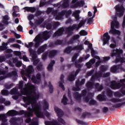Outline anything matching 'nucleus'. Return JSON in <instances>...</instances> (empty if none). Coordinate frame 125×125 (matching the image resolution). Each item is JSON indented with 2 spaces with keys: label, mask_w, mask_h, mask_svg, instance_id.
<instances>
[{
  "label": "nucleus",
  "mask_w": 125,
  "mask_h": 125,
  "mask_svg": "<svg viewBox=\"0 0 125 125\" xmlns=\"http://www.w3.org/2000/svg\"><path fill=\"white\" fill-rule=\"evenodd\" d=\"M19 88L21 89V93L23 95H26L27 97H23V100L27 105H32L33 110L39 108V105H34L36 103V100L40 97V93H36L35 89V86L30 83H27L25 84L24 88H23V81H20L19 84Z\"/></svg>",
  "instance_id": "nucleus-1"
},
{
  "label": "nucleus",
  "mask_w": 125,
  "mask_h": 125,
  "mask_svg": "<svg viewBox=\"0 0 125 125\" xmlns=\"http://www.w3.org/2000/svg\"><path fill=\"white\" fill-rule=\"evenodd\" d=\"M34 106H36V105H37L39 106L38 108H36L35 110L33 108V106L31 104L32 108L29 107L27 108L28 111H24V110H22L21 111V115H25L26 117H28L27 118L26 120V123H30L31 122V118L30 117L31 116H33V113H35V115H36L37 117L38 118H44V115H43V114L41 112V105L39 104H37V100H36V102L33 104Z\"/></svg>",
  "instance_id": "nucleus-2"
},
{
  "label": "nucleus",
  "mask_w": 125,
  "mask_h": 125,
  "mask_svg": "<svg viewBox=\"0 0 125 125\" xmlns=\"http://www.w3.org/2000/svg\"><path fill=\"white\" fill-rule=\"evenodd\" d=\"M50 36H51L50 32L47 31H44L42 34H38L33 40V42H35L34 44L35 48H38L40 46V44L43 42V40L44 41L48 40L50 38Z\"/></svg>",
  "instance_id": "nucleus-3"
},
{
  "label": "nucleus",
  "mask_w": 125,
  "mask_h": 125,
  "mask_svg": "<svg viewBox=\"0 0 125 125\" xmlns=\"http://www.w3.org/2000/svg\"><path fill=\"white\" fill-rule=\"evenodd\" d=\"M94 94L89 93L87 96H86V90H84L82 91V95H79V93L76 92L74 94V98L76 100L79 101L81 100L82 96L83 97V100L85 102H88L89 99H91V98L93 97Z\"/></svg>",
  "instance_id": "nucleus-4"
},
{
  "label": "nucleus",
  "mask_w": 125,
  "mask_h": 125,
  "mask_svg": "<svg viewBox=\"0 0 125 125\" xmlns=\"http://www.w3.org/2000/svg\"><path fill=\"white\" fill-rule=\"evenodd\" d=\"M120 83H116L115 81L111 82L110 83V87L113 89H119V88L121 89V92L123 94L125 95V90H124L125 88V79H121L120 81Z\"/></svg>",
  "instance_id": "nucleus-5"
},
{
  "label": "nucleus",
  "mask_w": 125,
  "mask_h": 125,
  "mask_svg": "<svg viewBox=\"0 0 125 125\" xmlns=\"http://www.w3.org/2000/svg\"><path fill=\"white\" fill-rule=\"evenodd\" d=\"M33 45H34V43H33V42H30L28 43V44H25V46H26V47H27V48H29V51L30 52V55L32 57L33 64L36 65L39 63V62H40V60L37 58V55H36L35 51L33 50L32 48H31L33 47Z\"/></svg>",
  "instance_id": "nucleus-6"
},
{
  "label": "nucleus",
  "mask_w": 125,
  "mask_h": 125,
  "mask_svg": "<svg viewBox=\"0 0 125 125\" xmlns=\"http://www.w3.org/2000/svg\"><path fill=\"white\" fill-rule=\"evenodd\" d=\"M107 70V67L102 65L100 67V71L98 73H96L95 76H93L91 77V82H94L95 81V79H98V78H100L101 77H104V78H107V77H109L110 76V72H107L102 75V73L103 72H105Z\"/></svg>",
  "instance_id": "nucleus-7"
},
{
  "label": "nucleus",
  "mask_w": 125,
  "mask_h": 125,
  "mask_svg": "<svg viewBox=\"0 0 125 125\" xmlns=\"http://www.w3.org/2000/svg\"><path fill=\"white\" fill-rule=\"evenodd\" d=\"M18 114V112L17 111L14 110H12L9 111L6 114H0V121H1L2 124L1 125H7V119H6V116H16Z\"/></svg>",
  "instance_id": "nucleus-8"
},
{
  "label": "nucleus",
  "mask_w": 125,
  "mask_h": 125,
  "mask_svg": "<svg viewBox=\"0 0 125 125\" xmlns=\"http://www.w3.org/2000/svg\"><path fill=\"white\" fill-rule=\"evenodd\" d=\"M117 17L114 18V21H112L111 23V29L110 30V33L111 34H113V35H118L120 36L121 35V31L120 30H117L114 28V27L118 29L119 28V26L120 25V23H119L118 21H117Z\"/></svg>",
  "instance_id": "nucleus-9"
},
{
  "label": "nucleus",
  "mask_w": 125,
  "mask_h": 125,
  "mask_svg": "<svg viewBox=\"0 0 125 125\" xmlns=\"http://www.w3.org/2000/svg\"><path fill=\"white\" fill-rule=\"evenodd\" d=\"M84 24V21H81L80 22L78 26H77L76 24H74L71 26H69L66 28V32L69 36H71V35H73V31L75 30V29H77V30H79L80 28H81Z\"/></svg>",
  "instance_id": "nucleus-10"
},
{
  "label": "nucleus",
  "mask_w": 125,
  "mask_h": 125,
  "mask_svg": "<svg viewBox=\"0 0 125 125\" xmlns=\"http://www.w3.org/2000/svg\"><path fill=\"white\" fill-rule=\"evenodd\" d=\"M26 73H24V71L22 70L21 71V74L22 75V78L24 81L27 82V78L24 76V75H26L27 78H31V74L32 72H34V68H33V65H29L27 69L26 70Z\"/></svg>",
  "instance_id": "nucleus-11"
},
{
  "label": "nucleus",
  "mask_w": 125,
  "mask_h": 125,
  "mask_svg": "<svg viewBox=\"0 0 125 125\" xmlns=\"http://www.w3.org/2000/svg\"><path fill=\"white\" fill-rule=\"evenodd\" d=\"M86 86L89 90L93 88V86H95V88H96V89H97L98 91H101V90H102V89H103V86H102V85H99V83H97L94 85L93 84V83L90 82H88L86 83Z\"/></svg>",
  "instance_id": "nucleus-12"
},
{
  "label": "nucleus",
  "mask_w": 125,
  "mask_h": 125,
  "mask_svg": "<svg viewBox=\"0 0 125 125\" xmlns=\"http://www.w3.org/2000/svg\"><path fill=\"white\" fill-rule=\"evenodd\" d=\"M54 109L58 116V121L59 123H61L62 125H65L66 123H65L64 120L61 118V117H62L63 115V111H62L61 109H59L58 107L56 106L54 107Z\"/></svg>",
  "instance_id": "nucleus-13"
},
{
  "label": "nucleus",
  "mask_w": 125,
  "mask_h": 125,
  "mask_svg": "<svg viewBox=\"0 0 125 125\" xmlns=\"http://www.w3.org/2000/svg\"><path fill=\"white\" fill-rule=\"evenodd\" d=\"M71 13H72V10H71L68 11H62L56 16V19L57 20H62L64 15H65L66 17H68V16H69Z\"/></svg>",
  "instance_id": "nucleus-14"
},
{
  "label": "nucleus",
  "mask_w": 125,
  "mask_h": 125,
  "mask_svg": "<svg viewBox=\"0 0 125 125\" xmlns=\"http://www.w3.org/2000/svg\"><path fill=\"white\" fill-rule=\"evenodd\" d=\"M83 49V45H80L78 46H75L73 47H68L64 50V53H67V54L70 53L72 51V50H82Z\"/></svg>",
  "instance_id": "nucleus-15"
},
{
  "label": "nucleus",
  "mask_w": 125,
  "mask_h": 125,
  "mask_svg": "<svg viewBox=\"0 0 125 125\" xmlns=\"http://www.w3.org/2000/svg\"><path fill=\"white\" fill-rule=\"evenodd\" d=\"M115 9L117 12L116 14L119 15V17H121L124 15V12H125V8H124V6H123V5H120L119 4L116 6Z\"/></svg>",
  "instance_id": "nucleus-16"
},
{
  "label": "nucleus",
  "mask_w": 125,
  "mask_h": 125,
  "mask_svg": "<svg viewBox=\"0 0 125 125\" xmlns=\"http://www.w3.org/2000/svg\"><path fill=\"white\" fill-rule=\"evenodd\" d=\"M57 54V51L55 50H52L48 51V53H45L44 54H43L42 56V59L43 60H45L46 59V56L48 55L49 57L52 58L54 57V56H55Z\"/></svg>",
  "instance_id": "nucleus-17"
},
{
  "label": "nucleus",
  "mask_w": 125,
  "mask_h": 125,
  "mask_svg": "<svg viewBox=\"0 0 125 125\" xmlns=\"http://www.w3.org/2000/svg\"><path fill=\"white\" fill-rule=\"evenodd\" d=\"M1 71H3V74H0V75H3V76L0 77V81H2V80H4L5 78H9V77H11L12 75H14V76H17V72L16 71H13L12 73H8L5 72L3 70L0 69Z\"/></svg>",
  "instance_id": "nucleus-18"
},
{
  "label": "nucleus",
  "mask_w": 125,
  "mask_h": 125,
  "mask_svg": "<svg viewBox=\"0 0 125 125\" xmlns=\"http://www.w3.org/2000/svg\"><path fill=\"white\" fill-rule=\"evenodd\" d=\"M10 93L11 95H13V94L16 95L12 97L15 100H17V99H18V96H21V94L18 92V90L16 88H13L10 91Z\"/></svg>",
  "instance_id": "nucleus-19"
},
{
  "label": "nucleus",
  "mask_w": 125,
  "mask_h": 125,
  "mask_svg": "<svg viewBox=\"0 0 125 125\" xmlns=\"http://www.w3.org/2000/svg\"><path fill=\"white\" fill-rule=\"evenodd\" d=\"M85 82V79H82L81 82H80V80H77L76 82V87H74L73 88V90H74V91H79L81 90L79 86L80 85H83V84Z\"/></svg>",
  "instance_id": "nucleus-20"
},
{
  "label": "nucleus",
  "mask_w": 125,
  "mask_h": 125,
  "mask_svg": "<svg viewBox=\"0 0 125 125\" xmlns=\"http://www.w3.org/2000/svg\"><path fill=\"white\" fill-rule=\"evenodd\" d=\"M31 80L34 83H39L41 82V74H37L36 77L33 76Z\"/></svg>",
  "instance_id": "nucleus-21"
},
{
  "label": "nucleus",
  "mask_w": 125,
  "mask_h": 125,
  "mask_svg": "<svg viewBox=\"0 0 125 125\" xmlns=\"http://www.w3.org/2000/svg\"><path fill=\"white\" fill-rule=\"evenodd\" d=\"M80 71H81V69H78L76 72L75 73V72H72L71 74L69 76V78H68V80L70 81V82H72L73 81H75V77L77 76V75H78L80 72Z\"/></svg>",
  "instance_id": "nucleus-22"
},
{
  "label": "nucleus",
  "mask_w": 125,
  "mask_h": 125,
  "mask_svg": "<svg viewBox=\"0 0 125 125\" xmlns=\"http://www.w3.org/2000/svg\"><path fill=\"white\" fill-rule=\"evenodd\" d=\"M109 40H110V36L108 32H106L104 34V39H103V45H105L106 43L109 42Z\"/></svg>",
  "instance_id": "nucleus-23"
},
{
  "label": "nucleus",
  "mask_w": 125,
  "mask_h": 125,
  "mask_svg": "<svg viewBox=\"0 0 125 125\" xmlns=\"http://www.w3.org/2000/svg\"><path fill=\"white\" fill-rule=\"evenodd\" d=\"M64 32V28H60L57 31H56L53 35V38H57V37H60L63 34Z\"/></svg>",
  "instance_id": "nucleus-24"
},
{
  "label": "nucleus",
  "mask_w": 125,
  "mask_h": 125,
  "mask_svg": "<svg viewBox=\"0 0 125 125\" xmlns=\"http://www.w3.org/2000/svg\"><path fill=\"white\" fill-rule=\"evenodd\" d=\"M123 53V50L122 49H116L115 51V50H113L111 52V57H113V56H115L117 54L118 55H120V54H122Z\"/></svg>",
  "instance_id": "nucleus-25"
},
{
  "label": "nucleus",
  "mask_w": 125,
  "mask_h": 125,
  "mask_svg": "<svg viewBox=\"0 0 125 125\" xmlns=\"http://www.w3.org/2000/svg\"><path fill=\"white\" fill-rule=\"evenodd\" d=\"M24 10V12L27 11L28 12H35L36 11V8L30 7H25L23 8Z\"/></svg>",
  "instance_id": "nucleus-26"
},
{
  "label": "nucleus",
  "mask_w": 125,
  "mask_h": 125,
  "mask_svg": "<svg viewBox=\"0 0 125 125\" xmlns=\"http://www.w3.org/2000/svg\"><path fill=\"white\" fill-rule=\"evenodd\" d=\"M70 0H64L61 2V5L63 8H66L69 6V2Z\"/></svg>",
  "instance_id": "nucleus-27"
},
{
  "label": "nucleus",
  "mask_w": 125,
  "mask_h": 125,
  "mask_svg": "<svg viewBox=\"0 0 125 125\" xmlns=\"http://www.w3.org/2000/svg\"><path fill=\"white\" fill-rule=\"evenodd\" d=\"M63 79H64V75H62L60 78L61 81L59 83V85L62 90H65V87H64V85H63V83H64Z\"/></svg>",
  "instance_id": "nucleus-28"
},
{
  "label": "nucleus",
  "mask_w": 125,
  "mask_h": 125,
  "mask_svg": "<svg viewBox=\"0 0 125 125\" xmlns=\"http://www.w3.org/2000/svg\"><path fill=\"white\" fill-rule=\"evenodd\" d=\"M13 62L16 64L17 67H21L22 65V62L18 61V59L17 58L13 59Z\"/></svg>",
  "instance_id": "nucleus-29"
},
{
  "label": "nucleus",
  "mask_w": 125,
  "mask_h": 125,
  "mask_svg": "<svg viewBox=\"0 0 125 125\" xmlns=\"http://www.w3.org/2000/svg\"><path fill=\"white\" fill-rule=\"evenodd\" d=\"M46 48V45H43V46H41L37 51L38 54H41L42 53Z\"/></svg>",
  "instance_id": "nucleus-30"
},
{
  "label": "nucleus",
  "mask_w": 125,
  "mask_h": 125,
  "mask_svg": "<svg viewBox=\"0 0 125 125\" xmlns=\"http://www.w3.org/2000/svg\"><path fill=\"white\" fill-rule=\"evenodd\" d=\"M46 48V45H43V46H41L37 51L38 54H41L42 53Z\"/></svg>",
  "instance_id": "nucleus-31"
},
{
  "label": "nucleus",
  "mask_w": 125,
  "mask_h": 125,
  "mask_svg": "<svg viewBox=\"0 0 125 125\" xmlns=\"http://www.w3.org/2000/svg\"><path fill=\"white\" fill-rule=\"evenodd\" d=\"M94 63H95V59H93L90 60L89 62H87L86 63V65L87 66V68L90 69V68H91V66H92V64H94Z\"/></svg>",
  "instance_id": "nucleus-32"
},
{
  "label": "nucleus",
  "mask_w": 125,
  "mask_h": 125,
  "mask_svg": "<svg viewBox=\"0 0 125 125\" xmlns=\"http://www.w3.org/2000/svg\"><path fill=\"white\" fill-rule=\"evenodd\" d=\"M84 5V1L81 0L77 2L74 6H72V7H77V6H83Z\"/></svg>",
  "instance_id": "nucleus-33"
},
{
  "label": "nucleus",
  "mask_w": 125,
  "mask_h": 125,
  "mask_svg": "<svg viewBox=\"0 0 125 125\" xmlns=\"http://www.w3.org/2000/svg\"><path fill=\"white\" fill-rule=\"evenodd\" d=\"M80 13H81V11L80 10H76L73 13V15L77 21L80 19V17H79V14H80Z\"/></svg>",
  "instance_id": "nucleus-34"
},
{
  "label": "nucleus",
  "mask_w": 125,
  "mask_h": 125,
  "mask_svg": "<svg viewBox=\"0 0 125 125\" xmlns=\"http://www.w3.org/2000/svg\"><path fill=\"white\" fill-rule=\"evenodd\" d=\"M83 58H80L78 62L76 61L75 62V66L77 67V68H80V67H82V65H81L79 62H83Z\"/></svg>",
  "instance_id": "nucleus-35"
},
{
  "label": "nucleus",
  "mask_w": 125,
  "mask_h": 125,
  "mask_svg": "<svg viewBox=\"0 0 125 125\" xmlns=\"http://www.w3.org/2000/svg\"><path fill=\"white\" fill-rule=\"evenodd\" d=\"M54 64H55V61H51L47 67L48 71H52V67H53V65H54Z\"/></svg>",
  "instance_id": "nucleus-36"
},
{
  "label": "nucleus",
  "mask_w": 125,
  "mask_h": 125,
  "mask_svg": "<svg viewBox=\"0 0 125 125\" xmlns=\"http://www.w3.org/2000/svg\"><path fill=\"white\" fill-rule=\"evenodd\" d=\"M8 20H9V17H8V16L5 15L3 17V23L5 24V25H7V24H8V21H7Z\"/></svg>",
  "instance_id": "nucleus-37"
},
{
  "label": "nucleus",
  "mask_w": 125,
  "mask_h": 125,
  "mask_svg": "<svg viewBox=\"0 0 125 125\" xmlns=\"http://www.w3.org/2000/svg\"><path fill=\"white\" fill-rule=\"evenodd\" d=\"M43 18H41L38 20H36L35 21V23L36 25H41V24H42V22H43Z\"/></svg>",
  "instance_id": "nucleus-38"
},
{
  "label": "nucleus",
  "mask_w": 125,
  "mask_h": 125,
  "mask_svg": "<svg viewBox=\"0 0 125 125\" xmlns=\"http://www.w3.org/2000/svg\"><path fill=\"white\" fill-rule=\"evenodd\" d=\"M79 38L80 35H79L74 36L72 38L71 40L70 41V42H69V43H73L74 41H77V40H79Z\"/></svg>",
  "instance_id": "nucleus-39"
},
{
  "label": "nucleus",
  "mask_w": 125,
  "mask_h": 125,
  "mask_svg": "<svg viewBox=\"0 0 125 125\" xmlns=\"http://www.w3.org/2000/svg\"><path fill=\"white\" fill-rule=\"evenodd\" d=\"M8 44V43H3L2 44V46H0V50H6V49H7L6 46H7Z\"/></svg>",
  "instance_id": "nucleus-40"
},
{
  "label": "nucleus",
  "mask_w": 125,
  "mask_h": 125,
  "mask_svg": "<svg viewBox=\"0 0 125 125\" xmlns=\"http://www.w3.org/2000/svg\"><path fill=\"white\" fill-rule=\"evenodd\" d=\"M10 123L11 124V125H17V119L16 118H12L10 120Z\"/></svg>",
  "instance_id": "nucleus-41"
},
{
  "label": "nucleus",
  "mask_w": 125,
  "mask_h": 125,
  "mask_svg": "<svg viewBox=\"0 0 125 125\" xmlns=\"http://www.w3.org/2000/svg\"><path fill=\"white\" fill-rule=\"evenodd\" d=\"M68 101V99L66 97V96L64 95L63 96V98L62 100V103H63L64 105H67L68 103H67V102Z\"/></svg>",
  "instance_id": "nucleus-42"
},
{
  "label": "nucleus",
  "mask_w": 125,
  "mask_h": 125,
  "mask_svg": "<svg viewBox=\"0 0 125 125\" xmlns=\"http://www.w3.org/2000/svg\"><path fill=\"white\" fill-rule=\"evenodd\" d=\"M117 70H118V66L116 65H114L111 68V71L112 73H116L117 72Z\"/></svg>",
  "instance_id": "nucleus-43"
},
{
  "label": "nucleus",
  "mask_w": 125,
  "mask_h": 125,
  "mask_svg": "<svg viewBox=\"0 0 125 125\" xmlns=\"http://www.w3.org/2000/svg\"><path fill=\"white\" fill-rule=\"evenodd\" d=\"M13 12H19V7L18 6H14L13 7Z\"/></svg>",
  "instance_id": "nucleus-44"
},
{
  "label": "nucleus",
  "mask_w": 125,
  "mask_h": 125,
  "mask_svg": "<svg viewBox=\"0 0 125 125\" xmlns=\"http://www.w3.org/2000/svg\"><path fill=\"white\" fill-rule=\"evenodd\" d=\"M1 93L2 95L6 96V95H8V94H9V92L7 90H2L1 91Z\"/></svg>",
  "instance_id": "nucleus-45"
},
{
  "label": "nucleus",
  "mask_w": 125,
  "mask_h": 125,
  "mask_svg": "<svg viewBox=\"0 0 125 125\" xmlns=\"http://www.w3.org/2000/svg\"><path fill=\"white\" fill-rule=\"evenodd\" d=\"M80 35L81 36H86V35H87V32L85 30H81L80 32Z\"/></svg>",
  "instance_id": "nucleus-46"
},
{
  "label": "nucleus",
  "mask_w": 125,
  "mask_h": 125,
  "mask_svg": "<svg viewBox=\"0 0 125 125\" xmlns=\"http://www.w3.org/2000/svg\"><path fill=\"white\" fill-rule=\"evenodd\" d=\"M13 85H14V83H11L9 85H8V84L6 83L5 84V88H7L8 89L9 88H11V87H12V86H13Z\"/></svg>",
  "instance_id": "nucleus-47"
},
{
  "label": "nucleus",
  "mask_w": 125,
  "mask_h": 125,
  "mask_svg": "<svg viewBox=\"0 0 125 125\" xmlns=\"http://www.w3.org/2000/svg\"><path fill=\"white\" fill-rule=\"evenodd\" d=\"M104 96L102 95H99L97 97V98L99 101H103L104 100Z\"/></svg>",
  "instance_id": "nucleus-48"
},
{
  "label": "nucleus",
  "mask_w": 125,
  "mask_h": 125,
  "mask_svg": "<svg viewBox=\"0 0 125 125\" xmlns=\"http://www.w3.org/2000/svg\"><path fill=\"white\" fill-rule=\"evenodd\" d=\"M11 46H12V47H16V48H19L20 49L21 48V46L20 45H19V44L18 43H14V44H13L11 45Z\"/></svg>",
  "instance_id": "nucleus-49"
},
{
  "label": "nucleus",
  "mask_w": 125,
  "mask_h": 125,
  "mask_svg": "<svg viewBox=\"0 0 125 125\" xmlns=\"http://www.w3.org/2000/svg\"><path fill=\"white\" fill-rule=\"evenodd\" d=\"M107 94L108 96H112V95H113V92L110 89H108L107 90Z\"/></svg>",
  "instance_id": "nucleus-50"
},
{
  "label": "nucleus",
  "mask_w": 125,
  "mask_h": 125,
  "mask_svg": "<svg viewBox=\"0 0 125 125\" xmlns=\"http://www.w3.org/2000/svg\"><path fill=\"white\" fill-rule=\"evenodd\" d=\"M37 69L39 71H41L42 69V63H39L37 66Z\"/></svg>",
  "instance_id": "nucleus-51"
},
{
  "label": "nucleus",
  "mask_w": 125,
  "mask_h": 125,
  "mask_svg": "<svg viewBox=\"0 0 125 125\" xmlns=\"http://www.w3.org/2000/svg\"><path fill=\"white\" fill-rule=\"evenodd\" d=\"M44 110L48 109V103L46 102H44Z\"/></svg>",
  "instance_id": "nucleus-52"
},
{
  "label": "nucleus",
  "mask_w": 125,
  "mask_h": 125,
  "mask_svg": "<svg viewBox=\"0 0 125 125\" xmlns=\"http://www.w3.org/2000/svg\"><path fill=\"white\" fill-rule=\"evenodd\" d=\"M12 15L13 17H20V15L19 14H16V12H13Z\"/></svg>",
  "instance_id": "nucleus-53"
},
{
  "label": "nucleus",
  "mask_w": 125,
  "mask_h": 125,
  "mask_svg": "<svg viewBox=\"0 0 125 125\" xmlns=\"http://www.w3.org/2000/svg\"><path fill=\"white\" fill-rule=\"evenodd\" d=\"M123 104H117L113 106L114 108H120V107L122 106Z\"/></svg>",
  "instance_id": "nucleus-54"
},
{
  "label": "nucleus",
  "mask_w": 125,
  "mask_h": 125,
  "mask_svg": "<svg viewBox=\"0 0 125 125\" xmlns=\"http://www.w3.org/2000/svg\"><path fill=\"white\" fill-rule=\"evenodd\" d=\"M95 104H96V102L93 100H91L90 102H89V104L90 105H95Z\"/></svg>",
  "instance_id": "nucleus-55"
},
{
  "label": "nucleus",
  "mask_w": 125,
  "mask_h": 125,
  "mask_svg": "<svg viewBox=\"0 0 125 125\" xmlns=\"http://www.w3.org/2000/svg\"><path fill=\"white\" fill-rule=\"evenodd\" d=\"M77 57H78V54H75L74 56L72 57V61L74 62L76 59H77Z\"/></svg>",
  "instance_id": "nucleus-56"
},
{
  "label": "nucleus",
  "mask_w": 125,
  "mask_h": 125,
  "mask_svg": "<svg viewBox=\"0 0 125 125\" xmlns=\"http://www.w3.org/2000/svg\"><path fill=\"white\" fill-rule=\"evenodd\" d=\"M49 87L50 92H51V93H52V92H53V86L51 85L50 83H49Z\"/></svg>",
  "instance_id": "nucleus-57"
},
{
  "label": "nucleus",
  "mask_w": 125,
  "mask_h": 125,
  "mask_svg": "<svg viewBox=\"0 0 125 125\" xmlns=\"http://www.w3.org/2000/svg\"><path fill=\"white\" fill-rule=\"evenodd\" d=\"M46 29H47L48 30H50V29H51V24L50 23H48L45 26Z\"/></svg>",
  "instance_id": "nucleus-58"
},
{
  "label": "nucleus",
  "mask_w": 125,
  "mask_h": 125,
  "mask_svg": "<svg viewBox=\"0 0 125 125\" xmlns=\"http://www.w3.org/2000/svg\"><path fill=\"white\" fill-rule=\"evenodd\" d=\"M76 122H77V123L80 125H85V123L84 122L81 121V120H76Z\"/></svg>",
  "instance_id": "nucleus-59"
},
{
  "label": "nucleus",
  "mask_w": 125,
  "mask_h": 125,
  "mask_svg": "<svg viewBox=\"0 0 125 125\" xmlns=\"http://www.w3.org/2000/svg\"><path fill=\"white\" fill-rule=\"evenodd\" d=\"M42 13V12L41 11H38L36 12V14H35L36 16L38 17V16H40V15H41Z\"/></svg>",
  "instance_id": "nucleus-60"
},
{
  "label": "nucleus",
  "mask_w": 125,
  "mask_h": 125,
  "mask_svg": "<svg viewBox=\"0 0 125 125\" xmlns=\"http://www.w3.org/2000/svg\"><path fill=\"white\" fill-rule=\"evenodd\" d=\"M5 61V58H4V56H0V62H3V61Z\"/></svg>",
  "instance_id": "nucleus-61"
},
{
  "label": "nucleus",
  "mask_w": 125,
  "mask_h": 125,
  "mask_svg": "<svg viewBox=\"0 0 125 125\" xmlns=\"http://www.w3.org/2000/svg\"><path fill=\"white\" fill-rule=\"evenodd\" d=\"M28 19L29 20H32L34 19V15L32 14L29 15L28 16Z\"/></svg>",
  "instance_id": "nucleus-62"
},
{
  "label": "nucleus",
  "mask_w": 125,
  "mask_h": 125,
  "mask_svg": "<svg viewBox=\"0 0 125 125\" xmlns=\"http://www.w3.org/2000/svg\"><path fill=\"white\" fill-rule=\"evenodd\" d=\"M62 44V41L60 40H57L55 42V44Z\"/></svg>",
  "instance_id": "nucleus-63"
},
{
  "label": "nucleus",
  "mask_w": 125,
  "mask_h": 125,
  "mask_svg": "<svg viewBox=\"0 0 125 125\" xmlns=\"http://www.w3.org/2000/svg\"><path fill=\"white\" fill-rule=\"evenodd\" d=\"M122 27H123V28H125V15L124 17L123 22L122 23Z\"/></svg>",
  "instance_id": "nucleus-64"
}]
</instances>
